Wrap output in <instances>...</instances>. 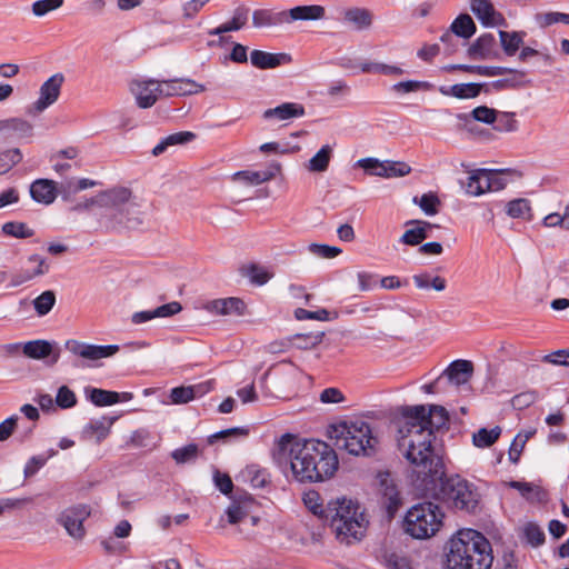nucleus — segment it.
<instances>
[{"instance_id":"nucleus-26","label":"nucleus","mask_w":569,"mask_h":569,"mask_svg":"<svg viewBox=\"0 0 569 569\" xmlns=\"http://www.w3.org/2000/svg\"><path fill=\"white\" fill-rule=\"evenodd\" d=\"M116 421V418L113 417H101L96 420H91L84 428H83V437L86 439H96L97 442H100L101 440L106 439L108 435L110 433L111 426Z\"/></svg>"},{"instance_id":"nucleus-3","label":"nucleus","mask_w":569,"mask_h":569,"mask_svg":"<svg viewBox=\"0 0 569 569\" xmlns=\"http://www.w3.org/2000/svg\"><path fill=\"white\" fill-rule=\"evenodd\" d=\"M492 561L488 539L473 529H466L450 540L446 569H490Z\"/></svg>"},{"instance_id":"nucleus-30","label":"nucleus","mask_w":569,"mask_h":569,"mask_svg":"<svg viewBox=\"0 0 569 569\" xmlns=\"http://www.w3.org/2000/svg\"><path fill=\"white\" fill-rule=\"evenodd\" d=\"M284 58V53H270L262 50H252L250 53L251 64L258 69L276 68L281 64Z\"/></svg>"},{"instance_id":"nucleus-4","label":"nucleus","mask_w":569,"mask_h":569,"mask_svg":"<svg viewBox=\"0 0 569 569\" xmlns=\"http://www.w3.org/2000/svg\"><path fill=\"white\" fill-rule=\"evenodd\" d=\"M443 463L438 476L421 475V486L426 495H430L447 506L472 511L478 503V495L472 486L460 476L443 477Z\"/></svg>"},{"instance_id":"nucleus-2","label":"nucleus","mask_w":569,"mask_h":569,"mask_svg":"<svg viewBox=\"0 0 569 569\" xmlns=\"http://www.w3.org/2000/svg\"><path fill=\"white\" fill-rule=\"evenodd\" d=\"M274 459L289 463L299 482H319L335 476L339 467L337 452L327 442L316 439L297 440L292 435H282L277 445Z\"/></svg>"},{"instance_id":"nucleus-38","label":"nucleus","mask_w":569,"mask_h":569,"mask_svg":"<svg viewBox=\"0 0 569 569\" xmlns=\"http://www.w3.org/2000/svg\"><path fill=\"white\" fill-rule=\"evenodd\" d=\"M331 157H332V148L329 144H325L309 160V162L307 164V169L311 172H323L328 169Z\"/></svg>"},{"instance_id":"nucleus-23","label":"nucleus","mask_w":569,"mask_h":569,"mask_svg":"<svg viewBox=\"0 0 569 569\" xmlns=\"http://www.w3.org/2000/svg\"><path fill=\"white\" fill-rule=\"evenodd\" d=\"M0 132L14 136L17 138H31L33 136V126L30 121L12 117L0 120Z\"/></svg>"},{"instance_id":"nucleus-5","label":"nucleus","mask_w":569,"mask_h":569,"mask_svg":"<svg viewBox=\"0 0 569 569\" xmlns=\"http://www.w3.org/2000/svg\"><path fill=\"white\" fill-rule=\"evenodd\" d=\"M98 208L104 209L103 219L108 229H134L142 224L139 207L132 201V191L126 187L100 191Z\"/></svg>"},{"instance_id":"nucleus-46","label":"nucleus","mask_w":569,"mask_h":569,"mask_svg":"<svg viewBox=\"0 0 569 569\" xmlns=\"http://www.w3.org/2000/svg\"><path fill=\"white\" fill-rule=\"evenodd\" d=\"M244 274L249 278L250 282L257 286L266 284L271 278L272 273L264 267L251 263L246 268Z\"/></svg>"},{"instance_id":"nucleus-33","label":"nucleus","mask_w":569,"mask_h":569,"mask_svg":"<svg viewBox=\"0 0 569 569\" xmlns=\"http://www.w3.org/2000/svg\"><path fill=\"white\" fill-rule=\"evenodd\" d=\"M88 399L97 407H106L118 403L121 398L117 391L104 390L100 388L86 389Z\"/></svg>"},{"instance_id":"nucleus-45","label":"nucleus","mask_w":569,"mask_h":569,"mask_svg":"<svg viewBox=\"0 0 569 569\" xmlns=\"http://www.w3.org/2000/svg\"><path fill=\"white\" fill-rule=\"evenodd\" d=\"M499 37L501 47L507 56H513L522 43V38L517 32H507L500 30Z\"/></svg>"},{"instance_id":"nucleus-56","label":"nucleus","mask_w":569,"mask_h":569,"mask_svg":"<svg viewBox=\"0 0 569 569\" xmlns=\"http://www.w3.org/2000/svg\"><path fill=\"white\" fill-rule=\"evenodd\" d=\"M54 401L61 409H69L77 405V397L69 387L61 386L58 389Z\"/></svg>"},{"instance_id":"nucleus-13","label":"nucleus","mask_w":569,"mask_h":569,"mask_svg":"<svg viewBox=\"0 0 569 569\" xmlns=\"http://www.w3.org/2000/svg\"><path fill=\"white\" fill-rule=\"evenodd\" d=\"M130 90L141 109L151 108L161 97V89L154 79H134L130 83Z\"/></svg>"},{"instance_id":"nucleus-58","label":"nucleus","mask_w":569,"mask_h":569,"mask_svg":"<svg viewBox=\"0 0 569 569\" xmlns=\"http://www.w3.org/2000/svg\"><path fill=\"white\" fill-rule=\"evenodd\" d=\"M323 336V332L299 333L295 336V340L297 341V346L299 348L308 349L320 345L322 342Z\"/></svg>"},{"instance_id":"nucleus-55","label":"nucleus","mask_w":569,"mask_h":569,"mask_svg":"<svg viewBox=\"0 0 569 569\" xmlns=\"http://www.w3.org/2000/svg\"><path fill=\"white\" fill-rule=\"evenodd\" d=\"M198 446L189 443L182 448H178L172 451L171 457L177 463H186L192 461L198 456Z\"/></svg>"},{"instance_id":"nucleus-42","label":"nucleus","mask_w":569,"mask_h":569,"mask_svg":"<svg viewBox=\"0 0 569 569\" xmlns=\"http://www.w3.org/2000/svg\"><path fill=\"white\" fill-rule=\"evenodd\" d=\"M22 160V152L19 148L6 149L0 152V174L8 173Z\"/></svg>"},{"instance_id":"nucleus-49","label":"nucleus","mask_w":569,"mask_h":569,"mask_svg":"<svg viewBox=\"0 0 569 569\" xmlns=\"http://www.w3.org/2000/svg\"><path fill=\"white\" fill-rule=\"evenodd\" d=\"M382 499L389 517L392 518L401 505V498L396 487L386 486Z\"/></svg>"},{"instance_id":"nucleus-47","label":"nucleus","mask_w":569,"mask_h":569,"mask_svg":"<svg viewBox=\"0 0 569 569\" xmlns=\"http://www.w3.org/2000/svg\"><path fill=\"white\" fill-rule=\"evenodd\" d=\"M2 232L6 236L19 239L30 238L34 234V231L30 229L26 223L17 221L6 222L2 226Z\"/></svg>"},{"instance_id":"nucleus-50","label":"nucleus","mask_w":569,"mask_h":569,"mask_svg":"<svg viewBox=\"0 0 569 569\" xmlns=\"http://www.w3.org/2000/svg\"><path fill=\"white\" fill-rule=\"evenodd\" d=\"M513 112H497L493 129L499 132H513L518 129V121Z\"/></svg>"},{"instance_id":"nucleus-28","label":"nucleus","mask_w":569,"mask_h":569,"mask_svg":"<svg viewBox=\"0 0 569 569\" xmlns=\"http://www.w3.org/2000/svg\"><path fill=\"white\" fill-rule=\"evenodd\" d=\"M249 10L243 7H239L234 10L233 16L230 21L224 22L218 26L214 29H210L208 34L210 36H221L226 32L238 31L243 28L248 21Z\"/></svg>"},{"instance_id":"nucleus-34","label":"nucleus","mask_w":569,"mask_h":569,"mask_svg":"<svg viewBox=\"0 0 569 569\" xmlns=\"http://www.w3.org/2000/svg\"><path fill=\"white\" fill-rule=\"evenodd\" d=\"M450 30L457 37L470 39L476 33L477 27L468 13H461L451 22Z\"/></svg>"},{"instance_id":"nucleus-25","label":"nucleus","mask_w":569,"mask_h":569,"mask_svg":"<svg viewBox=\"0 0 569 569\" xmlns=\"http://www.w3.org/2000/svg\"><path fill=\"white\" fill-rule=\"evenodd\" d=\"M496 39L492 33H483L469 47L468 54L472 59H489L496 56Z\"/></svg>"},{"instance_id":"nucleus-37","label":"nucleus","mask_w":569,"mask_h":569,"mask_svg":"<svg viewBox=\"0 0 569 569\" xmlns=\"http://www.w3.org/2000/svg\"><path fill=\"white\" fill-rule=\"evenodd\" d=\"M482 86L480 83H457L447 89L441 88V93L458 99H471L479 96Z\"/></svg>"},{"instance_id":"nucleus-53","label":"nucleus","mask_w":569,"mask_h":569,"mask_svg":"<svg viewBox=\"0 0 569 569\" xmlns=\"http://www.w3.org/2000/svg\"><path fill=\"white\" fill-rule=\"evenodd\" d=\"M64 0H38L32 3V13L38 17H44L51 11H54L62 7Z\"/></svg>"},{"instance_id":"nucleus-27","label":"nucleus","mask_w":569,"mask_h":569,"mask_svg":"<svg viewBox=\"0 0 569 569\" xmlns=\"http://www.w3.org/2000/svg\"><path fill=\"white\" fill-rule=\"evenodd\" d=\"M210 382L206 385H196V386H181L172 388L170 391V400L172 403L181 405L188 403L193 400L198 396H202L209 391Z\"/></svg>"},{"instance_id":"nucleus-24","label":"nucleus","mask_w":569,"mask_h":569,"mask_svg":"<svg viewBox=\"0 0 569 569\" xmlns=\"http://www.w3.org/2000/svg\"><path fill=\"white\" fill-rule=\"evenodd\" d=\"M473 371L472 362L469 360H455L443 371L448 380L456 386L463 385L469 381Z\"/></svg>"},{"instance_id":"nucleus-64","label":"nucleus","mask_w":569,"mask_h":569,"mask_svg":"<svg viewBox=\"0 0 569 569\" xmlns=\"http://www.w3.org/2000/svg\"><path fill=\"white\" fill-rule=\"evenodd\" d=\"M386 562L389 569H412L410 560L397 553H390Z\"/></svg>"},{"instance_id":"nucleus-16","label":"nucleus","mask_w":569,"mask_h":569,"mask_svg":"<svg viewBox=\"0 0 569 569\" xmlns=\"http://www.w3.org/2000/svg\"><path fill=\"white\" fill-rule=\"evenodd\" d=\"M203 309L219 316H242L246 311V303L240 298L230 297L207 301Z\"/></svg>"},{"instance_id":"nucleus-40","label":"nucleus","mask_w":569,"mask_h":569,"mask_svg":"<svg viewBox=\"0 0 569 569\" xmlns=\"http://www.w3.org/2000/svg\"><path fill=\"white\" fill-rule=\"evenodd\" d=\"M501 428L496 426L492 429L481 428L472 436V442L478 448L492 446L500 437Z\"/></svg>"},{"instance_id":"nucleus-7","label":"nucleus","mask_w":569,"mask_h":569,"mask_svg":"<svg viewBox=\"0 0 569 569\" xmlns=\"http://www.w3.org/2000/svg\"><path fill=\"white\" fill-rule=\"evenodd\" d=\"M330 437L336 440L338 448L352 456H372L378 446V438L373 435L371 426L360 418L333 425Z\"/></svg>"},{"instance_id":"nucleus-11","label":"nucleus","mask_w":569,"mask_h":569,"mask_svg":"<svg viewBox=\"0 0 569 569\" xmlns=\"http://www.w3.org/2000/svg\"><path fill=\"white\" fill-rule=\"evenodd\" d=\"M357 166L371 176L387 179L405 177L411 172V167L403 161H380L377 158H362L357 161Z\"/></svg>"},{"instance_id":"nucleus-17","label":"nucleus","mask_w":569,"mask_h":569,"mask_svg":"<svg viewBox=\"0 0 569 569\" xmlns=\"http://www.w3.org/2000/svg\"><path fill=\"white\" fill-rule=\"evenodd\" d=\"M252 24L256 28H272L288 24L287 11L274 9H258L252 13Z\"/></svg>"},{"instance_id":"nucleus-14","label":"nucleus","mask_w":569,"mask_h":569,"mask_svg":"<svg viewBox=\"0 0 569 569\" xmlns=\"http://www.w3.org/2000/svg\"><path fill=\"white\" fill-rule=\"evenodd\" d=\"M28 263L34 264L32 269H20L10 277V287L16 288L32 281L37 277L44 276L50 270L47 259L40 254H30L27 259Z\"/></svg>"},{"instance_id":"nucleus-36","label":"nucleus","mask_w":569,"mask_h":569,"mask_svg":"<svg viewBox=\"0 0 569 569\" xmlns=\"http://www.w3.org/2000/svg\"><path fill=\"white\" fill-rule=\"evenodd\" d=\"M196 138V134L190 131H180L172 134L167 136L163 138L153 149L152 154L153 156H160L169 147L177 146V144H183L187 142L192 141Z\"/></svg>"},{"instance_id":"nucleus-6","label":"nucleus","mask_w":569,"mask_h":569,"mask_svg":"<svg viewBox=\"0 0 569 569\" xmlns=\"http://www.w3.org/2000/svg\"><path fill=\"white\" fill-rule=\"evenodd\" d=\"M327 518L330 521V528L341 542L351 543L360 540L367 529L368 520L360 510L358 502L338 498L327 505Z\"/></svg>"},{"instance_id":"nucleus-10","label":"nucleus","mask_w":569,"mask_h":569,"mask_svg":"<svg viewBox=\"0 0 569 569\" xmlns=\"http://www.w3.org/2000/svg\"><path fill=\"white\" fill-rule=\"evenodd\" d=\"M63 82L64 76L61 72H57L48 78L40 86L38 99L27 108V113L38 116L54 104L60 97Z\"/></svg>"},{"instance_id":"nucleus-8","label":"nucleus","mask_w":569,"mask_h":569,"mask_svg":"<svg viewBox=\"0 0 569 569\" xmlns=\"http://www.w3.org/2000/svg\"><path fill=\"white\" fill-rule=\"evenodd\" d=\"M443 513L438 505L430 501L411 507L405 517L403 527L407 533L416 539L433 536L442 523Z\"/></svg>"},{"instance_id":"nucleus-54","label":"nucleus","mask_w":569,"mask_h":569,"mask_svg":"<svg viewBox=\"0 0 569 569\" xmlns=\"http://www.w3.org/2000/svg\"><path fill=\"white\" fill-rule=\"evenodd\" d=\"M209 2L210 0H189L182 3V19L186 21L193 20Z\"/></svg>"},{"instance_id":"nucleus-15","label":"nucleus","mask_w":569,"mask_h":569,"mask_svg":"<svg viewBox=\"0 0 569 569\" xmlns=\"http://www.w3.org/2000/svg\"><path fill=\"white\" fill-rule=\"evenodd\" d=\"M470 10L486 28L505 27V17L495 9L490 0H470Z\"/></svg>"},{"instance_id":"nucleus-1","label":"nucleus","mask_w":569,"mask_h":569,"mask_svg":"<svg viewBox=\"0 0 569 569\" xmlns=\"http://www.w3.org/2000/svg\"><path fill=\"white\" fill-rule=\"evenodd\" d=\"M400 416L398 447L417 468V480L421 475L438 476L441 472V459L435 453L432 442L435 432L447 427L448 411L438 405L402 406Z\"/></svg>"},{"instance_id":"nucleus-60","label":"nucleus","mask_w":569,"mask_h":569,"mask_svg":"<svg viewBox=\"0 0 569 569\" xmlns=\"http://www.w3.org/2000/svg\"><path fill=\"white\" fill-rule=\"evenodd\" d=\"M471 116L476 121L492 124L497 119V111L487 106H479L471 111Z\"/></svg>"},{"instance_id":"nucleus-29","label":"nucleus","mask_w":569,"mask_h":569,"mask_svg":"<svg viewBox=\"0 0 569 569\" xmlns=\"http://www.w3.org/2000/svg\"><path fill=\"white\" fill-rule=\"evenodd\" d=\"M487 169L471 171L467 182L463 184L466 193L476 197L488 192L490 184H487Z\"/></svg>"},{"instance_id":"nucleus-62","label":"nucleus","mask_w":569,"mask_h":569,"mask_svg":"<svg viewBox=\"0 0 569 569\" xmlns=\"http://www.w3.org/2000/svg\"><path fill=\"white\" fill-rule=\"evenodd\" d=\"M439 203V198L433 193L422 194L418 202L421 210L428 216H435L438 212Z\"/></svg>"},{"instance_id":"nucleus-43","label":"nucleus","mask_w":569,"mask_h":569,"mask_svg":"<svg viewBox=\"0 0 569 569\" xmlns=\"http://www.w3.org/2000/svg\"><path fill=\"white\" fill-rule=\"evenodd\" d=\"M458 70H462L470 73H476L482 77H497L506 73L507 68L505 67H493V66H469V64H459L455 67Z\"/></svg>"},{"instance_id":"nucleus-12","label":"nucleus","mask_w":569,"mask_h":569,"mask_svg":"<svg viewBox=\"0 0 569 569\" xmlns=\"http://www.w3.org/2000/svg\"><path fill=\"white\" fill-rule=\"evenodd\" d=\"M90 516V508L86 505H78L66 509L58 518V522L63 526L68 535L77 540H81L86 535L83 521Z\"/></svg>"},{"instance_id":"nucleus-61","label":"nucleus","mask_w":569,"mask_h":569,"mask_svg":"<svg viewBox=\"0 0 569 569\" xmlns=\"http://www.w3.org/2000/svg\"><path fill=\"white\" fill-rule=\"evenodd\" d=\"M48 461V457L43 455L32 456L23 468L26 479L33 477Z\"/></svg>"},{"instance_id":"nucleus-44","label":"nucleus","mask_w":569,"mask_h":569,"mask_svg":"<svg viewBox=\"0 0 569 569\" xmlns=\"http://www.w3.org/2000/svg\"><path fill=\"white\" fill-rule=\"evenodd\" d=\"M56 303V293L52 290L43 291L33 300V308L38 316L48 315Z\"/></svg>"},{"instance_id":"nucleus-21","label":"nucleus","mask_w":569,"mask_h":569,"mask_svg":"<svg viewBox=\"0 0 569 569\" xmlns=\"http://www.w3.org/2000/svg\"><path fill=\"white\" fill-rule=\"evenodd\" d=\"M305 114V107L296 102H284L274 108L264 110L262 117L266 120L276 119L279 121L300 118Z\"/></svg>"},{"instance_id":"nucleus-59","label":"nucleus","mask_w":569,"mask_h":569,"mask_svg":"<svg viewBox=\"0 0 569 569\" xmlns=\"http://www.w3.org/2000/svg\"><path fill=\"white\" fill-rule=\"evenodd\" d=\"M525 537L528 543L532 547H538L545 541V533L541 528L536 523H528L525 529Z\"/></svg>"},{"instance_id":"nucleus-41","label":"nucleus","mask_w":569,"mask_h":569,"mask_svg":"<svg viewBox=\"0 0 569 569\" xmlns=\"http://www.w3.org/2000/svg\"><path fill=\"white\" fill-rule=\"evenodd\" d=\"M305 506L316 516L327 518V507L323 506V500L320 493L316 490H309L303 493Z\"/></svg>"},{"instance_id":"nucleus-31","label":"nucleus","mask_w":569,"mask_h":569,"mask_svg":"<svg viewBox=\"0 0 569 569\" xmlns=\"http://www.w3.org/2000/svg\"><path fill=\"white\" fill-rule=\"evenodd\" d=\"M417 223L418 227L408 229L401 236L400 241L408 246L420 244L427 237V230L431 228V223L427 221H408L406 224Z\"/></svg>"},{"instance_id":"nucleus-63","label":"nucleus","mask_w":569,"mask_h":569,"mask_svg":"<svg viewBox=\"0 0 569 569\" xmlns=\"http://www.w3.org/2000/svg\"><path fill=\"white\" fill-rule=\"evenodd\" d=\"M311 253L326 259H332L341 253V249L338 247H331L328 244L311 243L309 246Z\"/></svg>"},{"instance_id":"nucleus-52","label":"nucleus","mask_w":569,"mask_h":569,"mask_svg":"<svg viewBox=\"0 0 569 569\" xmlns=\"http://www.w3.org/2000/svg\"><path fill=\"white\" fill-rule=\"evenodd\" d=\"M536 20L538 24L542 28H547L559 22L569 24V13L545 12L537 14Z\"/></svg>"},{"instance_id":"nucleus-9","label":"nucleus","mask_w":569,"mask_h":569,"mask_svg":"<svg viewBox=\"0 0 569 569\" xmlns=\"http://www.w3.org/2000/svg\"><path fill=\"white\" fill-rule=\"evenodd\" d=\"M64 347L73 357L81 359L73 362L77 368L92 367L93 362L109 358L119 351L118 345L98 346L76 339L67 340Z\"/></svg>"},{"instance_id":"nucleus-51","label":"nucleus","mask_w":569,"mask_h":569,"mask_svg":"<svg viewBox=\"0 0 569 569\" xmlns=\"http://www.w3.org/2000/svg\"><path fill=\"white\" fill-rule=\"evenodd\" d=\"M228 522L237 525L249 517L248 506L243 502H233L226 510Z\"/></svg>"},{"instance_id":"nucleus-48","label":"nucleus","mask_w":569,"mask_h":569,"mask_svg":"<svg viewBox=\"0 0 569 569\" xmlns=\"http://www.w3.org/2000/svg\"><path fill=\"white\" fill-rule=\"evenodd\" d=\"M530 203L527 199L519 198L511 200L506 206V212L511 218H527L530 216Z\"/></svg>"},{"instance_id":"nucleus-57","label":"nucleus","mask_w":569,"mask_h":569,"mask_svg":"<svg viewBox=\"0 0 569 569\" xmlns=\"http://www.w3.org/2000/svg\"><path fill=\"white\" fill-rule=\"evenodd\" d=\"M538 398L539 395L536 390H528L516 395L511 399V405L515 409L522 410L535 403L538 400Z\"/></svg>"},{"instance_id":"nucleus-20","label":"nucleus","mask_w":569,"mask_h":569,"mask_svg":"<svg viewBox=\"0 0 569 569\" xmlns=\"http://www.w3.org/2000/svg\"><path fill=\"white\" fill-rule=\"evenodd\" d=\"M345 23L350 24L356 30H366L372 26L373 14L369 9L352 7L341 12Z\"/></svg>"},{"instance_id":"nucleus-39","label":"nucleus","mask_w":569,"mask_h":569,"mask_svg":"<svg viewBox=\"0 0 569 569\" xmlns=\"http://www.w3.org/2000/svg\"><path fill=\"white\" fill-rule=\"evenodd\" d=\"M412 280L417 288L419 289H435L436 291H443L447 287V281L445 278L440 276L432 277L428 272H421L415 274Z\"/></svg>"},{"instance_id":"nucleus-22","label":"nucleus","mask_w":569,"mask_h":569,"mask_svg":"<svg viewBox=\"0 0 569 569\" xmlns=\"http://www.w3.org/2000/svg\"><path fill=\"white\" fill-rule=\"evenodd\" d=\"M31 198L39 203L51 204L57 198L56 183L49 179H38L30 186Z\"/></svg>"},{"instance_id":"nucleus-32","label":"nucleus","mask_w":569,"mask_h":569,"mask_svg":"<svg viewBox=\"0 0 569 569\" xmlns=\"http://www.w3.org/2000/svg\"><path fill=\"white\" fill-rule=\"evenodd\" d=\"M22 352L28 358L41 360L52 355V343L42 339L31 340L23 343Z\"/></svg>"},{"instance_id":"nucleus-35","label":"nucleus","mask_w":569,"mask_h":569,"mask_svg":"<svg viewBox=\"0 0 569 569\" xmlns=\"http://www.w3.org/2000/svg\"><path fill=\"white\" fill-rule=\"evenodd\" d=\"M507 77L496 80L492 82V87L496 90H503V89H516L523 87L528 81L526 80V72L515 69L507 68V71L505 73Z\"/></svg>"},{"instance_id":"nucleus-19","label":"nucleus","mask_w":569,"mask_h":569,"mask_svg":"<svg viewBox=\"0 0 569 569\" xmlns=\"http://www.w3.org/2000/svg\"><path fill=\"white\" fill-rule=\"evenodd\" d=\"M287 11L288 24L293 21H317L326 17V9L320 4L297 6Z\"/></svg>"},{"instance_id":"nucleus-18","label":"nucleus","mask_w":569,"mask_h":569,"mask_svg":"<svg viewBox=\"0 0 569 569\" xmlns=\"http://www.w3.org/2000/svg\"><path fill=\"white\" fill-rule=\"evenodd\" d=\"M281 171V166L278 162H271L266 170L250 171L242 170L233 174V180H242L247 184H260L262 182L273 179Z\"/></svg>"}]
</instances>
